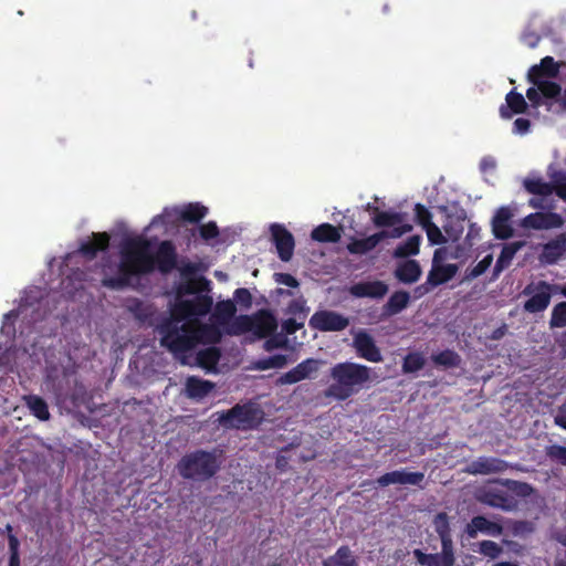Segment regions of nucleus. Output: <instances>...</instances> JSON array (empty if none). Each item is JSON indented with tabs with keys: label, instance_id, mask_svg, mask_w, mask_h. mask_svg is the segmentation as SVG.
Here are the masks:
<instances>
[{
	"label": "nucleus",
	"instance_id": "nucleus-1",
	"mask_svg": "<svg viewBox=\"0 0 566 566\" xmlns=\"http://www.w3.org/2000/svg\"><path fill=\"white\" fill-rule=\"evenodd\" d=\"M151 243L145 237L126 239L119 250L117 276H106L102 285L111 290H123L130 284L132 277L147 275L156 270L169 274L177 268V249L172 241L164 240L154 254Z\"/></svg>",
	"mask_w": 566,
	"mask_h": 566
},
{
	"label": "nucleus",
	"instance_id": "nucleus-2",
	"mask_svg": "<svg viewBox=\"0 0 566 566\" xmlns=\"http://www.w3.org/2000/svg\"><path fill=\"white\" fill-rule=\"evenodd\" d=\"M157 331L160 335V345L176 357H180L198 345L196 321L184 322L171 315L158 325Z\"/></svg>",
	"mask_w": 566,
	"mask_h": 566
},
{
	"label": "nucleus",
	"instance_id": "nucleus-3",
	"mask_svg": "<svg viewBox=\"0 0 566 566\" xmlns=\"http://www.w3.org/2000/svg\"><path fill=\"white\" fill-rule=\"evenodd\" d=\"M331 377L335 382L328 386L325 396L343 401L370 379V368L350 361L338 363L332 367Z\"/></svg>",
	"mask_w": 566,
	"mask_h": 566
},
{
	"label": "nucleus",
	"instance_id": "nucleus-4",
	"mask_svg": "<svg viewBox=\"0 0 566 566\" xmlns=\"http://www.w3.org/2000/svg\"><path fill=\"white\" fill-rule=\"evenodd\" d=\"M221 463L220 454L216 450L198 449L181 457L177 471L185 480L206 482L219 472Z\"/></svg>",
	"mask_w": 566,
	"mask_h": 566
},
{
	"label": "nucleus",
	"instance_id": "nucleus-5",
	"mask_svg": "<svg viewBox=\"0 0 566 566\" xmlns=\"http://www.w3.org/2000/svg\"><path fill=\"white\" fill-rule=\"evenodd\" d=\"M264 420V411L253 402L237 403L219 417L226 429L249 431L259 428Z\"/></svg>",
	"mask_w": 566,
	"mask_h": 566
},
{
	"label": "nucleus",
	"instance_id": "nucleus-6",
	"mask_svg": "<svg viewBox=\"0 0 566 566\" xmlns=\"http://www.w3.org/2000/svg\"><path fill=\"white\" fill-rule=\"evenodd\" d=\"M558 289L546 281L531 282L523 290V295L530 296L523 308L531 314L544 312L552 300L553 293Z\"/></svg>",
	"mask_w": 566,
	"mask_h": 566
},
{
	"label": "nucleus",
	"instance_id": "nucleus-7",
	"mask_svg": "<svg viewBox=\"0 0 566 566\" xmlns=\"http://www.w3.org/2000/svg\"><path fill=\"white\" fill-rule=\"evenodd\" d=\"M213 305V298L209 294H199L190 300L178 301L171 310L175 318L182 321L207 315Z\"/></svg>",
	"mask_w": 566,
	"mask_h": 566
},
{
	"label": "nucleus",
	"instance_id": "nucleus-8",
	"mask_svg": "<svg viewBox=\"0 0 566 566\" xmlns=\"http://www.w3.org/2000/svg\"><path fill=\"white\" fill-rule=\"evenodd\" d=\"M524 188L527 192L538 196H549L555 192L560 199L566 201V176L557 172L553 177V182H546L542 178H527L524 180Z\"/></svg>",
	"mask_w": 566,
	"mask_h": 566
},
{
	"label": "nucleus",
	"instance_id": "nucleus-9",
	"mask_svg": "<svg viewBox=\"0 0 566 566\" xmlns=\"http://www.w3.org/2000/svg\"><path fill=\"white\" fill-rule=\"evenodd\" d=\"M308 325L319 332H342L349 326V318L335 311L319 310L311 316Z\"/></svg>",
	"mask_w": 566,
	"mask_h": 566
},
{
	"label": "nucleus",
	"instance_id": "nucleus-10",
	"mask_svg": "<svg viewBox=\"0 0 566 566\" xmlns=\"http://www.w3.org/2000/svg\"><path fill=\"white\" fill-rule=\"evenodd\" d=\"M272 241L276 248L277 255L283 262L292 259L295 248L293 234L283 226L274 223L270 227Z\"/></svg>",
	"mask_w": 566,
	"mask_h": 566
},
{
	"label": "nucleus",
	"instance_id": "nucleus-11",
	"mask_svg": "<svg viewBox=\"0 0 566 566\" xmlns=\"http://www.w3.org/2000/svg\"><path fill=\"white\" fill-rule=\"evenodd\" d=\"M322 365V361L319 359L315 358H307L297 364L294 368L286 371L285 374L281 375L277 380L276 385H292L296 384L301 380L311 378L313 374H315Z\"/></svg>",
	"mask_w": 566,
	"mask_h": 566
},
{
	"label": "nucleus",
	"instance_id": "nucleus-12",
	"mask_svg": "<svg viewBox=\"0 0 566 566\" xmlns=\"http://www.w3.org/2000/svg\"><path fill=\"white\" fill-rule=\"evenodd\" d=\"M439 254V250L434 252L433 258V264L431 270L428 273L427 281L423 285L419 286L418 290L423 289L424 292H428L430 289L427 287L429 285L430 287H436L441 284H444L449 282L458 272V265L457 264H439L437 263V258Z\"/></svg>",
	"mask_w": 566,
	"mask_h": 566
},
{
	"label": "nucleus",
	"instance_id": "nucleus-13",
	"mask_svg": "<svg viewBox=\"0 0 566 566\" xmlns=\"http://www.w3.org/2000/svg\"><path fill=\"white\" fill-rule=\"evenodd\" d=\"M353 346L360 358L371 363H380L382 360L380 349L366 331H359L354 336Z\"/></svg>",
	"mask_w": 566,
	"mask_h": 566
},
{
	"label": "nucleus",
	"instance_id": "nucleus-14",
	"mask_svg": "<svg viewBox=\"0 0 566 566\" xmlns=\"http://www.w3.org/2000/svg\"><path fill=\"white\" fill-rule=\"evenodd\" d=\"M509 468V463L496 457H479L478 459L471 461L465 472L478 475H486L493 473H501L506 471Z\"/></svg>",
	"mask_w": 566,
	"mask_h": 566
},
{
	"label": "nucleus",
	"instance_id": "nucleus-15",
	"mask_svg": "<svg viewBox=\"0 0 566 566\" xmlns=\"http://www.w3.org/2000/svg\"><path fill=\"white\" fill-rule=\"evenodd\" d=\"M387 292L388 285L382 281H363L349 287L350 295L358 298H381Z\"/></svg>",
	"mask_w": 566,
	"mask_h": 566
},
{
	"label": "nucleus",
	"instance_id": "nucleus-16",
	"mask_svg": "<svg viewBox=\"0 0 566 566\" xmlns=\"http://www.w3.org/2000/svg\"><path fill=\"white\" fill-rule=\"evenodd\" d=\"M424 479L422 472H406L405 470H395L380 475L377 483L380 486H388L390 484H411L419 485Z\"/></svg>",
	"mask_w": 566,
	"mask_h": 566
},
{
	"label": "nucleus",
	"instance_id": "nucleus-17",
	"mask_svg": "<svg viewBox=\"0 0 566 566\" xmlns=\"http://www.w3.org/2000/svg\"><path fill=\"white\" fill-rule=\"evenodd\" d=\"M512 217L513 213L507 207H501L496 210L492 219V232L496 239L506 240L513 235Z\"/></svg>",
	"mask_w": 566,
	"mask_h": 566
},
{
	"label": "nucleus",
	"instance_id": "nucleus-18",
	"mask_svg": "<svg viewBox=\"0 0 566 566\" xmlns=\"http://www.w3.org/2000/svg\"><path fill=\"white\" fill-rule=\"evenodd\" d=\"M559 63L555 62L552 56H545L541 60L539 64L530 67L527 72V80L530 83H538L542 78H555L559 73Z\"/></svg>",
	"mask_w": 566,
	"mask_h": 566
},
{
	"label": "nucleus",
	"instance_id": "nucleus-19",
	"mask_svg": "<svg viewBox=\"0 0 566 566\" xmlns=\"http://www.w3.org/2000/svg\"><path fill=\"white\" fill-rule=\"evenodd\" d=\"M524 224L535 230L555 229L564 224V219L556 212H535L524 219Z\"/></svg>",
	"mask_w": 566,
	"mask_h": 566
},
{
	"label": "nucleus",
	"instance_id": "nucleus-20",
	"mask_svg": "<svg viewBox=\"0 0 566 566\" xmlns=\"http://www.w3.org/2000/svg\"><path fill=\"white\" fill-rule=\"evenodd\" d=\"M566 252V233H560L555 239L544 244L539 260L544 264H555Z\"/></svg>",
	"mask_w": 566,
	"mask_h": 566
},
{
	"label": "nucleus",
	"instance_id": "nucleus-21",
	"mask_svg": "<svg viewBox=\"0 0 566 566\" xmlns=\"http://www.w3.org/2000/svg\"><path fill=\"white\" fill-rule=\"evenodd\" d=\"M92 239V241L82 242L78 248V252L87 260L95 259L99 251H106L111 241L107 232H93Z\"/></svg>",
	"mask_w": 566,
	"mask_h": 566
},
{
	"label": "nucleus",
	"instance_id": "nucleus-22",
	"mask_svg": "<svg viewBox=\"0 0 566 566\" xmlns=\"http://www.w3.org/2000/svg\"><path fill=\"white\" fill-rule=\"evenodd\" d=\"M479 532L491 536H499L503 533V527L501 524L492 522L483 515H478L472 517L471 522L467 525V534L469 537L474 538Z\"/></svg>",
	"mask_w": 566,
	"mask_h": 566
},
{
	"label": "nucleus",
	"instance_id": "nucleus-23",
	"mask_svg": "<svg viewBox=\"0 0 566 566\" xmlns=\"http://www.w3.org/2000/svg\"><path fill=\"white\" fill-rule=\"evenodd\" d=\"M505 104L500 106V116L503 119H510L514 114H523L527 109V103L524 96L515 90L510 91L505 96Z\"/></svg>",
	"mask_w": 566,
	"mask_h": 566
},
{
	"label": "nucleus",
	"instance_id": "nucleus-24",
	"mask_svg": "<svg viewBox=\"0 0 566 566\" xmlns=\"http://www.w3.org/2000/svg\"><path fill=\"white\" fill-rule=\"evenodd\" d=\"M481 501L491 507L501 509L507 512L513 511L517 505L516 500L502 490H490L485 492Z\"/></svg>",
	"mask_w": 566,
	"mask_h": 566
},
{
	"label": "nucleus",
	"instance_id": "nucleus-25",
	"mask_svg": "<svg viewBox=\"0 0 566 566\" xmlns=\"http://www.w3.org/2000/svg\"><path fill=\"white\" fill-rule=\"evenodd\" d=\"M323 566H359L358 558L348 545H342L337 551L325 558Z\"/></svg>",
	"mask_w": 566,
	"mask_h": 566
},
{
	"label": "nucleus",
	"instance_id": "nucleus-26",
	"mask_svg": "<svg viewBox=\"0 0 566 566\" xmlns=\"http://www.w3.org/2000/svg\"><path fill=\"white\" fill-rule=\"evenodd\" d=\"M213 388V382H211L210 380L198 378L196 376L188 377L186 381L187 396L196 400H200L207 397L212 391Z\"/></svg>",
	"mask_w": 566,
	"mask_h": 566
},
{
	"label": "nucleus",
	"instance_id": "nucleus-27",
	"mask_svg": "<svg viewBox=\"0 0 566 566\" xmlns=\"http://www.w3.org/2000/svg\"><path fill=\"white\" fill-rule=\"evenodd\" d=\"M177 218L189 223L200 222L208 213V208L199 202L188 203L175 210Z\"/></svg>",
	"mask_w": 566,
	"mask_h": 566
},
{
	"label": "nucleus",
	"instance_id": "nucleus-28",
	"mask_svg": "<svg viewBox=\"0 0 566 566\" xmlns=\"http://www.w3.org/2000/svg\"><path fill=\"white\" fill-rule=\"evenodd\" d=\"M410 302V294L406 291H396L382 307L384 316H392L403 311Z\"/></svg>",
	"mask_w": 566,
	"mask_h": 566
},
{
	"label": "nucleus",
	"instance_id": "nucleus-29",
	"mask_svg": "<svg viewBox=\"0 0 566 566\" xmlns=\"http://www.w3.org/2000/svg\"><path fill=\"white\" fill-rule=\"evenodd\" d=\"M523 245V242L516 241L507 243L502 248V251L493 269L494 276H497L503 270L507 269L511 265L513 258L515 256L517 251L522 249Z\"/></svg>",
	"mask_w": 566,
	"mask_h": 566
},
{
	"label": "nucleus",
	"instance_id": "nucleus-30",
	"mask_svg": "<svg viewBox=\"0 0 566 566\" xmlns=\"http://www.w3.org/2000/svg\"><path fill=\"white\" fill-rule=\"evenodd\" d=\"M395 275L400 282L411 284L419 280L421 268L416 260H407L397 266Z\"/></svg>",
	"mask_w": 566,
	"mask_h": 566
},
{
	"label": "nucleus",
	"instance_id": "nucleus-31",
	"mask_svg": "<svg viewBox=\"0 0 566 566\" xmlns=\"http://www.w3.org/2000/svg\"><path fill=\"white\" fill-rule=\"evenodd\" d=\"M381 234L374 233L364 239H352V241L347 244V251L350 254L363 255L370 251H373L380 242Z\"/></svg>",
	"mask_w": 566,
	"mask_h": 566
},
{
	"label": "nucleus",
	"instance_id": "nucleus-32",
	"mask_svg": "<svg viewBox=\"0 0 566 566\" xmlns=\"http://www.w3.org/2000/svg\"><path fill=\"white\" fill-rule=\"evenodd\" d=\"M211 291V281L205 276L191 277L178 289L180 295L208 294Z\"/></svg>",
	"mask_w": 566,
	"mask_h": 566
},
{
	"label": "nucleus",
	"instance_id": "nucleus-33",
	"mask_svg": "<svg viewBox=\"0 0 566 566\" xmlns=\"http://www.w3.org/2000/svg\"><path fill=\"white\" fill-rule=\"evenodd\" d=\"M340 237V230L331 223H322L311 232L312 240L324 243H336Z\"/></svg>",
	"mask_w": 566,
	"mask_h": 566
},
{
	"label": "nucleus",
	"instance_id": "nucleus-34",
	"mask_svg": "<svg viewBox=\"0 0 566 566\" xmlns=\"http://www.w3.org/2000/svg\"><path fill=\"white\" fill-rule=\"evenodd\" d=\"M196 332L198 344H218L222 338L220 328L213 324H200L196 321Z\"/></svg>",
	"mask_w": 566,
	"mask_h": 566
},
{
	"label": "nucleus",
	"instance_id": "nucleus-35",
	"mask_svg": "<svg viewBox=\"0 0 566 566\" xmlns=\"http://www.w3.org/2000/svg\"><path fill=\"white\" fill-rule=\"evenodd\" d=\"M405 214L401 212L380 211L374 208L373 223L378 228H389L402 223Z\"/></svg>",
	"mask_w": 566,
	"mask_h": 566
},
{
	"label": "nucleus",
	"instance_id": "nucleus-36",
	"mask_svg": "<svg viewBox=\"0 0 566 566\" xmlns=\"http://www.w3.org/2000/svg\"><path fill=\"white\" fill-rule=\"evenodd\" d=\"M221 357V352L218 347H208L197 353V364L207 370H214Z\"/></svg>",
	"mask_w": 566,
	"mask_h": 566
},
{
	"label": "nucleus",
	"instance_id": "nucleus-37",
	"mask_svg": "<svg viewBox=\"0 0 566 566\" xmlns=\"http://www.w3.org/2000/svg\"><path fill=\"white\" fill-rule=\"evenodd\" d=\"M35 303V295L32 290L24 291V295L21 297L20 304L15 311H11L6 315V318L9 319L11 317L23 316L27 317L30 315L31 317L35 313V308L33 307Z\"/></svg>",
	"mask_w": 566,
	"mask_h": 566
},
{
	"label": "nucleus",
	"instance_id": "nucleus-38",
	"mask_svg": "<svg viewBox=\"0 0 566 566\" xmlns=\"http://www.w3.org/2000/svg\"><path fill=\"white\" fill-rule=\"evenodd\" d=\"M431 360L436 366L443 368H458L462 363L461 356L452 349H444L433 354Z\"/></svg>",
	"mask_w": 566,
	"mask_h": 566
},
{
	"label": "nucleus",
	"instance_id": "nucleus-39",
	"mask_svg": "<svg viewBox=\"0 0 566 566\" xmlns=\"http://www.w3.org/2000/svg\"><path fill=\"white\" fill-rule=\"evenodd\" d=\"M235 312L237 307L233 301H220L216 305L213 318L218 324L226 325L234 317Z\"/></svg>",
	"mask_w": 566,
	"mask_h": 566
},
{
	"label": "nucleus",
	"instance_id": "nucleus-40",
	"mask_svg": "<svg viewBox=\"0 0 566 566\" xmlns=\"http://www.w3.org/2000/svg\"><path fill=\"white\" fill-rule=\"evenodd\" d=\"M433 527L440 537L441 543L452 542L449 516L446 512L438 513L433 518Z\"/></svg>",
	"mask_w": 566,
	"mask_h": 566
},
{
	"label": "nucleus",
	"instance_id": "nucleus-41",
	"mask_svg": "<svg viewBox=\"0 0 566 566\" xmlns=\"http://www.w3.org/2000/svg\"><path fill=\"white\" fill-rule=\"evenodd\" d=\"M255 325L254 316L251 317L249 315H240L237 316L229 327L227 328V334L229 335H241L253 331Z\"/></svg>",
	"mask_w": 566,
	"mask_h": 566
},
{
	"label": "nucleus",
	"instance_id": "nucleus-42",
	"mask_svg": "<svg viewBox=\"0 0 566 566\" xmlns=\"http://www.w3.org/2000/svg\"><path fill=\"white\" fill-rule=\"evenodd\" d=\"M254 321L255 325L253 331L260 333L263 336L271 334L276 327L274 316L266 311L260 312V314L255 315Z\"/></svg>",
	"mask_w": 566,
	"mask_h": 566
},
{
	"label": "nucleus",
	"instance_id": "nucleus-43",
	"mask_svg": "<svg viewBox=\"0 0 566 566\" xmlns=\"http://www.w3.org/2000/svg\"><path fill=\"white\" fill-rule=\"evenodd\" d=\"M420 235H411L405 242L397 245L394 255L396 258H408L410 255H417L420 250Z\"/></svg>",
	"mask_w": 566,
	"mask_h": 566
},
{
	"label": "nucleus",
	"instance_id": "nucleus-44",
	"mask_svg": "<svg viewBox=\"0 0 566 566\" xmlns=\"http://www.w3.org/2000/svg\"><path fill=\"white\" fill-rule=\"evenodd\" d=\"M424 364L426 359L422 353L411 352L402 360V371L405 374L417 373L424 367Z\"/></svg>",
	"mask_w": 566,
	"mask_h": 566
},
{
	"label": "nucleus",
	"instance_id": "nucleus-45",
	"mask_svg": "<svg viewBox=\"0 0 566 566\" xmlns=\"http://www.w3.org/2000/svg\"><path fill=\"white\" fill-rule=\"evenodd\" d=\"M289 363L287 356L283 354H276L273 356H269L262 359H259L254 363V368L258 370H269L272 368H283Z\"/></svg>",
	"mask_w": 566,
	"mask_h": 566
},
{
	"label": "nucleus",
	"instance_id": "nucleus-46",
	"mask_svg": "<svg viewBox=\"0 0 566 566\" xmlns=\"http://www.w3.org/2000/svg\"><path fill=\"white\" fill-rule=\"evenodd\" d=\"M6 530L8 531V545L10 553L8 566H21L19 554L20 542L18 537L12 534V526L10 524L6 526Z\"/></svg>",
	"mask_w": 566,
	"mask_h": 566
},
{
	"label": "nucleus",
	"instance_id": "nucleus-47",
	"mask_svg": "<svg viewBox=\"0 0 566 566\" xmlns=\"http://www.w3.org/2000/svg\"><path fill=\"white\" fill-rule=\"evenodd\" d=\"M134 317L140 323H148L154 316V310L151 306L144 304L142 301L136 300L129 307Z\"/></svg>",
	"mask_w": 566,
	"mask_h": 566
},
{
	"label": "nucleus",
	"instance_id": "nucleus-48",
	"mask_svg": "<svg viewBox=\"0 0 566 566\" xmlns=\"http://www.w3.org/2000/svg\"><path fill=\"white\" fill-rule=\"evenodd\" d=\"M549 327L552 329L566 327V302H559L553 307Z\"/></svg>",
	"mask_w": 566,
	"mask_h": 566
},
{
	"label": "nucleus",
	"instance_id": "nucleus-49",
	"mask_svg": "<svg viewBox=\"0 0 566 566\" xmlns=\"http://www.w3.org/2000/svg\"><path fill=\"white\" fill-rule=\"evenodd\" d=\"M492 261L493 256L491 254L485 255L476 265L467 270L464 280L471 281L482 275L490 268Z\"/></svg>",
	"mask_w": 566,
	"mask_h": 566
},
{
	"label": "nucleus",
	"instance_id": "nucleus-50",
	"mask_svg": "<svg viewBox=\"0 0 566 566\" xmlns=\"http://www.w3.org/2000/svg\"><path fill=\"white\" fill-rule=\"evenodd\" d=\"M533 84L538 87L542 95L546 98H556L560 95L562 87L555 82L539 80L538 83Z\"/></svg>",
	"mask_w": 566,
	"mask_h": 566
},
{
	"label": "nucleus",
	"instance_id": "nucleus-51",
	"mask_svg": "<svg viewBox=\"0 0 566 566\" xmlns=\"http://www.w3.org/2000/svg\"><path fill=\"white\" fill-rule=\"evenodd\" d=\"M503 484L507 486L510 491L522 497H526L533 492L532 485L526 482L505 480Z\"/></svg>",
	"mask_w": 566,
	"mask_h": 566
},
{
	"label": "nucleus",
	"instance_id": "nucleus-52",
	"mask_svg": "<svg viewBox=\"0 0 566 566\" xmlns=\"http://www.w3.org/2000/svg\"><path fill=\"white\" fill-rule=\"evenodd\" d=\"M415 217L418 224H420L423 229L429 227L432 222V214L431 212L422 205V203H416L415 206Z\"/></svg>",
	"mask_w": 566,
	"mask_h": 566
},
{
	"label": "nucleus",
	"instance_id": "nucleus-53",
	"mask_svg": "<svg viewBox=\"0 0 566 566\" xmlns=\"http://www.w3.org/2000/svg\"><path fill=\"white\" fill-rule=\"evenodd\" d=\"M412 230L411 224H398L394 226L390 230H381L377 232L378 234H381V241L388 238L397 239L402 237L405 233H408Z\"/></svg>",
	"mask_w": 566,
	"mask_h": 566
},
{
	"label": "nucleus",
	"instance_id": "nucleus-54",
	"mask_svg": "<svg viewBox=\"0 0 566 566\" xmlns=\"http://www.w3.org/2000/svg\"><path fill=\"white\" fill-rule=\"evenodd\" d=\"M428 240L433 245H441L447 242L446 237L442 234L440 228L436 223H430L426 229Z\"/></svg>",
	"mask_w": 566,
	"mask_h": 566
},
{
	"label": "nucleus",
	"instance_id": "nucleus-55",
	"mask_svg": "<svg viewBox=\"0 0 566 566\" xmlns=\"http://www.w3.org/2000/svg\"><path fill=\"white\" fill-rule=\"evenodd\" d=\"M413 556L422 566H440L439 554H427L421 549H415Z\"/></svg>",
	"mask_w": 566,
	"mask_h": 566
},
{
	"label": "nucleus",
	"instance_id": "nucleus-56",
	"mask_svg": "<svg viewBox=\"0 0 566 566\" xmlns=\"http://www.w3.org/2000/svg\"><path fill=\"white\" fill-rule=\"evenodd\" d=\"M480 553L490 558H496L502 553V548L493 541H482L480 543Z\"/></svg>",
	"mask_w": 566,
	"mask_h": 566
},
{
	"label": "nucleus",
	"instance_id": "nucleus-57",
	"mask_svg": "<svg viewBox=\"0 0 566 566\" xmlns=\"http://www.w3.org/2000/svg\"><path fill=\"white\" fill-rule=\"evenodd\" d=\"M442 552L439 554V563L440 566H453L454 564V556H453V547L452 542L441 543Z\"/></svg>",
	"mask_w": 566,
	"mask_h": 566
},
{
	"label": "nucleus",
	"instance_id": "nucleus-58",
	"mask_svg": "<svg viewBox=\"0 0 566 566\" xmlns=\"http://www.w3.org/2000/svg\"><path fill=\"white\" fill-rule=\"evenodd\" d=\"M234 301L244 308H250L252 305V295L245 287H239L233 294Z\"/></svg>",
	"mask_w": 566,
	"mask_h": 566
},
{
	"label": "nucleus",
	"instance_id": "nucleus-59",
	"mask_svg": "<svg viewBox=\"0 0 566 566\" xmlns=\"http://www.w3.org/2000/svg\"><path fill=\"white\" fill-rule=\"evenodd\" d=\"M199 232L203 240H211L219 235V228L214 221H209L199 228Z\"/></svg>",
	"mask_w": 566,
	"mask_h": 566
},
{
	"label": "nucleus",
	"instance_id": "nucleus-60",
	"mask_svg": "<svg viewBox=\"0 0 566 566\" xmlns=\"http://www.w3.org/2000/svg\"><path fill=\"white\" fill-rule=\"evenodd\" d=\"M547 455L556 460L563 465H566V447L564 446H552L547 450Z\"/></svg>",
	"mask_w": 566,
	"mask_h": 566
},
{
	"label": "nucleus",
	"instance_id": "nucleus-61",
	"mask_svg": "<svg viewBox=\"0 0 566 566\" xmlns=\"http://www.w3.org/2000/svg\"><path fill=\"white\" fill-rule=\"evenodd\" d=\"M481 239V228L476 223H470L465 235V243L471 248Z\"/></svg>",
	"mask_w": 566,
	"mask_h": 566
},
{
	"label": "nucleus",
	"instance_id": "nucleus-62",
	"mask_svg": "<svg viewBox=\"0 0 566 566\" xmlns=\"http://www.w3.org/2000/svg\"><path fill=\"white\" fill-rule=\"evenodd\" d=\"M274 279L276 283L289 287L295 289L298 286V281L290 273H275Z\"/></svg>",
	"mask_w": 566,
	"mask_h": 566
},
{
	"label": "nucleus",
	"instance_id": "nucleus-63",
	"mask_svg": "<svg viewBox=\"0 0 566 566\" xmlns=\"http://www.w3.org/2000/svg\"><path fill=\"white\" fill-rule=\"evenodd\" d=\"M303 323H298L295 318H287L282 323V331L286 335H293L303 327Z\"/></svg>",
	"mask_w": 566,
	"mask_h": 566
},
{
	"label": "nucleus",
	"instance_id": "nucleus-64",
	"mask_svg": "<svg viewBox=\"0 0 566 566\" xmlns=\"http://www.w3.org/2000/svg\"><path fill=\"white\" fill-rule=\"evenodd\" d=\"M554 422H555L556 426H558L562 429L566 430V400L558 408L557 413H556V416L554 418Z\"/></svg>",
	"mask_w": 566,
	"mask_h": 566
}]
</instances>
